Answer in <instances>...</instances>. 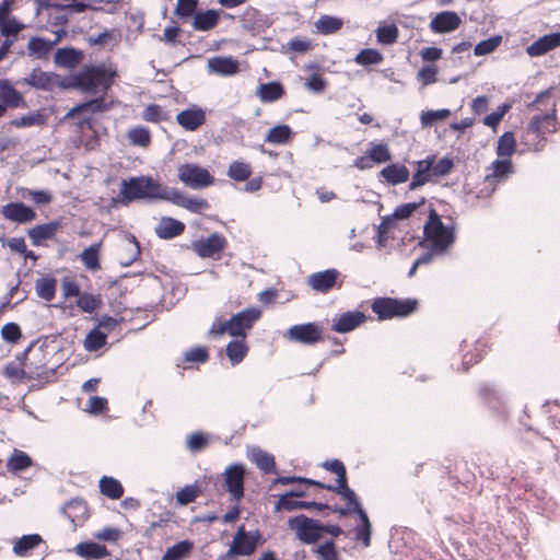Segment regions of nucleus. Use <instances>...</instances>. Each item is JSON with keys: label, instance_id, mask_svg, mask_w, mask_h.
<instances>
[{"label": "nucleus", "instance_id": "obj_4", "mask_svg": "<svg viewBox=\"0 0 560 560\" xmlns=\"http://www.w3.org/2000/svg\"><path fill=\"white\" fill-rule=\"evenodd\" d=\"M456 241L455 226L445 225L434 209L430 210L428 221L423 226V241L421 246H433L434 250L445 254Z\"/></svg>", "mask_w": 560, "mask_h": 560}, {"label": "nucleus", "instance_id": "obj_53", "mask_svg": "<svg viewBox=\"0 0 560 560\" xmlns=\"http://www.w3.org/2000/svg\"><path fill=\"white\" fill-rule=\"evenodd\" d=\"M375 33L377 42L382 45H393L398 38V27L395 24L381 25Z\"/></svg>", "mask_w": 560, "mask_h": 560}, {"label": "nucleus", "instance_id": "obj_19", "mask_svg": "<svg viewBox=\"0 0 560 560\" xmlns=\"http://www.w3.org/2000/svg\"><path fill=\"white\" fill-rule=\"evenodd\" d=\"M168 202L185 208L192 213H201L210 208L206 199L187 197L176 188L171 189Z\"/></svg>", "mask_w": 560, "mask_h": 560}, {"label": "nucleus", "instance_id": "obj_13", "mask_svg": "<svg viewBox=\"0 0 560 560\" xmlns=\"http://www.w3.org/2000/svg\"><path fill=\"white\" fill-rule=\"evenodd\" d=\"M261 316V311L257 307H248L242 312L234 314L230 318L231 324V336L232 337H241L244 339L246 337L247 330H249L254 323L258 320Z\"/></svg>", "mask_w": 560, "mask_h": 560}, {"label": "nucleus", "instance_id": "obj_2", "mask_svg": "<svg viewBox=\"0 0 560 560\" xmlns=\"http://www.w3.org/2000/svg\"><path fill=\"white\" fill-rule=\"evenodd\" d=\"M171 189L150 176H137L121 182L118 198L122 205L136 199L168 201Z\"/></svg>", "mask_w": 560, "mask_h": 560}, {"label": "nucleus", "instance_id": "obj_54", "mask_svg": "<svg viewBox=\"0 0 560 560\" xmlns=\"http://www.w3.org/2000/svg\"><path fill=\"white\" fill-rule=\"evenodd\" d=\"M366 153L368 158L377 164L386 163L392 160V154L386 143L372 144Z\"/></svg>", "mask_w": 560, "mask_h": 560}, {"label": "nucleus", "instance_id": "obj_14", "mask_svg": "<svg viewBox=\"0 0 560 560\" xmlns=\"http://www.w3.org/2000/svg\"><path fill=\"white\" fill-rule=\"evenodd\" d=\"M54 38L47 39L43 37H32L27 44V52L38 59H45L50 54L54 46L67 35L66 28H58L52 31Z\"/></svg>", "mask_w": 560, "mask_h": 560}, {"label": "nucleus", "instance_id": "obj_18", "mask_svg": "<svg viewBox=\"0 0 560 560\" xmlns=\"http://www.w3.org/2000/svg\"><path fill=\"white\" fill-rule=\"evenodd\" d=\"M460 23L462 19L456 12L442 11L431 19L429 27L435 34H445L457 30Z\"/></svg>", "mask_w": 560, "mask_h": 560}, {"label": "nucleus", "instance_id": "obj_42", "mask_svg": "<svg viewBox=\"0 0 560 560\" xmlns=\"http://www.w3.org/2000/svg\"><path fill=\"white\" fill-rule=\"evenodd\" d=\"M284 94L283 86L279 82L262 83L258 88L257 95L262 102L271 103L278 101Z\"/></svg>", "mask_w": 560, "mask_h": 560}, {"label": "nucleus", "instance_id": "obj_35", "mask_svg": "<svg viewBox=\"0 0 560 560\" xmlns=\"http://www.w3.org/2000/svg\"><path fill=\"white\" fill-rule=\"evenodd\" d=\"M0 101L4 107L10 106L16 108L24 104L22 94L7 80L0 81Z\"/></svg>", "mask_w": 560, "mask_h": 560}, {"label": "nucleus", "instance_id": "obj_5", "mask_svg": "<svg viewBox=\"0 0 560 560\" xmlns=\"http://www.w3.org/2000/svg\"><path fill=\"white\" fill-rule=\"evenodd\" d=\"M417 300H396L392 298H377L373 301L371 308L381 320L393 317H406L417 310Z\"/></svg>", "mask_w": 560, "mask_h": 560}, {"label": "nucleus", "instance_id": "obj_21", "mask_svg": "<svg viewBox=\"0 0 560 560\" xmlns=\"http://www.w3.org/2000/svg\"><path fill=\"white\" fill-rule=\"evenodd\" d=\"M63 514L73 527L81 526L89 517V508L82 499H71L62 508Z\"/></svg>", "mask_w": 560, "mask_h": 560}, {"label": "nucleus", "instance_id": "obj_49", "mask_svg": "<svg viewBox=\"0 0 560 560\" xmlns=\"http://www.w3.org/2000/svg\"><path fill=\"white\" fill-rule=\"evenodd\" d=\"M35 289L40 299L49 302L55 298L56 280L54 278L42 277L36 280Z\"/></svg>", "mask_w": 560, "mask_h": 560}, {"label": "nucleus", "instance_id": "obj_52", "mask_svg": "<svg viewBox=\"0 0 560 560\" xmlns=\"http://www.w3.org/2000/svg\"><path fill=\"white\" fill-rule=\"evenodd\" d=\"M319 487L340 494L352 509H354L357 504H361L355 492L348 487V480H346V483H337L336 486H325L322 483Z\"/></svg>", "mask_w": 560, "mask_h": 560}, {"label": "nucleus", "instance_id": "obj_16", "mask_svg": "<svg viewBox=\"0 0 560 560\" xmlns=\"http://www.w3.org/2000/svg\"><path fill=\"white\" fill-rule=\"evenodd\" d=\"M207 70L210 74L232 77L238 73L240 62L232 56H213L207 61Z\"/></svg>", "mask_w": 560, "mask_h": 560}, {"label": "nucleus", "instance_id": "obj_64", "mask_svg": "<svg viewBox=\"0 0 560 560\" xmlns=\"http://www.w3.org/2000/svg\"><path fill=\"white\" fill-rule=\"evenodd\" d=\"M319 560H339L338 553L332 540L326 541L317 547L315 550Z\"/></svg>", "mask_w": 560, "mask_h": 560}, {"label": "nucleus", "instance_id": "obj_15", "mask_svg": "<svg viewBox=\"0 0 560 560\" xmlns=\"http://www.w3.org/2000/svg\"><path fill=\"white\" fill-rule=\"evenodd\" d=\"M303 495H304L303 491H290V492H287V493L282 494L279 498V500L277 501V503L275 505V510L276 511H281V510L294 511V510H300V509H305V510H311V509H316V510L329 509V506L327 504H324V503L307 502V501L296 500V498L303 497Z\"/></svg>", "mask_w": 560, "mask_h": 560}, {"label": "nucleus", "instance_id": "obj_12", "mask_svg": "<svg viewBox=\"0 0 560 560\" xmlns=\"http://www.w3.org/2000/svg\"><path fill=\"white\" fill-rule=\"evenodd\" d=\"M21 85H28L36 90L50 92L57 86H67V83H60L59 75L52 72H45L35 68L32 72L18 82Z\"/></svg>", "mask_w": 560, "mask_h": 560}, {"label": "nucleus", "instance_id": "obj_48", "mask_svg": "<svg viewBox=\"0 0 560 560\" xmlns=\"http://www.w3.org/2000/svg\"><path fill=\"white\" fill-rule=\"evenodd\" d=\"M107 340V334L98 328L92 329L84 339V349L89 352H94L100 350L103 346H105Z\"/></svg>", "mask_w": 560, "mask_h": 560}, {"label": "nucleus", "instance_id": "obj_56", "mask_svg": "<svg viewBox=\"0 0 560 560\" xmlns=\"http://www.w3.org/2000/svg\"><path fill=\"white\" fill-rule=\"evenodd\" d=\"M451 116V110L443 108L438 110H425L420 115V122L423 128L433 126L438 120H445Z\"/></svg>", "mask_w": 560, "mask_h": 560}, {"label": "nucleus", "instance_id": "obj_57", "mask_svg": "<svg viewBox=\"0 0 560 560\" xmlns=\"http://www.w3.org/2000/svg\"><path fill=\"white\" fill-rule=\"evenodd\" d=\"M502 43V36L494 35L485 40L479 42L475 48L474 54L476 56H486L493 52Z\"/></svg>", "mask_w": 560, "mask_h": 560}, {"label": "nucleus", "instance_id": "obj_30", "mask_svg": "<svg viewBox=\"0 0 560 560\" xmlns=\"http://www.w3.org/2000/svg\"><path fill=\"white\" fill-rule=\"evenodd\" d=\"M185 230V224L176 219L163 217L155 226V234L162 240H172L180 235Z\"/></svg>", "mask_w": 560, "mask_h": 560}, {"label": "nucleus", "instance_id": "obj_47", "mask_svg": "<svg viewBox=\"0 0 560 560\" xmlns=\"http://www.w3.org/2000/svg\"><path fill=\"white\" fill-rule=\"evenodd\" d=\"M252 460L264 472H271L276 468L275 457L260 448L253 450Z\"/></svg>", "mask_w": 560, "mask_h": 560}, {"label": "nucleus", "instance_id": "obj_50", "mask_svg": "<svg viewBox=\"0 0 560 560\" xmlns=\"http://www.w3.org/2000/svg\"><path fill=\"white\" fill-rule=\"evenodd\" d=\"M102 305L101 295L81 293L77 300V306L84 313H93Z\"/></svg>", "mask_w": 560, "mask_h": 560}, {"label": "nucleus", "instance_id": "obj_44", "mask_svg": "<svg viewBox=\"0 0 560 560\" xmlns=\"http://www.w3.org/2000/svg\"><path fill=\"white\" fill-rule=\"evenodd\" d=\"M248 352V348L244 341L241 340H232L226 346V355L231 361L232 365L240 364Z\"/></svg>", "mask_w": 560, "mask_h": 560}, {"label": "nucleus", "instance_id": "obj_11", "mask_svg": "<svg viewBox=\"0 0 560 560\" xmlns=\"http://www.w3.org/2000/svg\"><path fill=\"white\" fill-rule=\"evenodd\" d=\"M226 245V240L219 233H212L208 237L199 238L192 242L194 252L201 258H220L222 250Z\"/></svg>", "mask_w": 560, "mask_h": 560}, {"label": "nucleus", "instance_id": "obj_6", "mask_svg": "<svg viewBox=\"0 0 560 560\" xmlns=\"http://www.w3.org/2000/svg\"><path fill=\"white\" fill-rule=\"evenodd\" d=\"M288 527L295 533L300 541L307 545L317 542L324 534V525L304 514L290 517Z\"/></svg>", "mask_w": 560, "mask_h": 560}, {"label": "nucleus", "instance_id": "obj_34", "mask_svg": "<svg viewBox=\"0 0 560 560\" xmlns=\"http://www.w3.org/2000/svg\"><path fill=\"white\" fill-rule=\"evenodd\" d=\"M220 21V13L215 10L197 12L194 15L192 27L195 31L208 32L214 28Z\"/></svg>", "mask_w": 560, "mask_h": 560}, {"label": "nucleus", "instance_id": "obj_38", "mask_svg": "<svg viewBox=\"0 0 560 560\" xmlns=\"http://www.w3.org/2000/svg\"><path fill=\"white\" fill-rule=\"evenodd\" d=\"M343 25L340 18L331 15H322L315 22V27L320 35H330L337 33Z\"/></svg>", "mask_w": 560, "mask_h": 560}, {"label": "nucleus", "instance_id": "obj_29", "mask_svg": "<svg viewBox=\"0 0 560 560\" xmlns=\"http://www.w3.org/2000/svg\"><path fill=\"white\" fill-rule=\"evenodd\" d=\"M140 256V245L135 235L128 234L119 248V262L124 267L130 266Z\"/></svg>", "mask_w": 560, "mask_h": 560}, {"label": "nucleus", "instance_id": "obj_28", "mask_svg": "<svg viewBox=\"0 0 560 560\" xmlns=\"http://www.w3.org/2000/svg\"><path fill=\"white\" fill-rule=\"evenodd\" d=\"M434 162V156H428L424 160H420L415 162L416 172L411 178L409 184V190H416L419 187L423 186L428 182L432 175V163Z\"/></svg>", "mask_w": 560, "mask_h": 560}, {"label": "nucleus", "instance_id": "obj_40", "mask_svg": "<svg viewBox=\"0 0 560 560\" xmlns=\"http://www.w3.org/2000/svg\"><path fill=\"white\" fill-rule=\"evenodd\" d=\"M194 549V542L190 540H182L172 547H168L162 560H183L187 558Z\"/></svg>", "mask_w": 560, "mask_h": 560}, {"label": "nucleus", "instance_id": "obj_41", "mask_svg": "<svg viewBox=\"0 0 560 560\" xmlns=\"http://www.w3.org/2000/svg\"><path fill=\"white\" fill-rule=\"evenodd\" d=\"M100 491L112 500H118L124 494V487L117 479L103 476L100 480Z\"/></svg>", "mask_w": 560, "mask_h": 560}, {"label": "nucleus", "instance_id": "obj_24", "mask_svg": "<svg viewBox=\"0 0 560 560\" xmlns=\"http://www.w3.org/2000/svg\"><path fill=\"white\" fill-rule=\"evenodd\" d=\"M60 228V221H51L45 224L35 225L27 231V235L34 246H39L45 241L52 240Z\"/></svg>", "mask_w": 560, "mask_h": 560}, {"label": "nucleus", "instance_id": "obj_33", "mask_svg": "<svg viewBox=\"0 0 560 560\" xmlns=\"http://www.w3.org/2000/svg\"><path fill=\"white\" fill-rule=\"evenodd\" d=\"M74 551L86 560H98L109 556L107 548L96 542H80L74 547Z\"/></svg>", "mask_w": 560, "mask_h": 560}, {"label": "nucleus", "instance_id": "obj_23", "mask_svg": "<svg viewBox=\"0 0 560 560\" xmlns=\"http://www.w3.org/2000/svg\"><path fill=\"white\" fill-rule=\"evenodd\" d=\"M176 121L184 129L194 131L205 124L206 113L203 109L197 106H192L178 113L176 116Z\"/></svg>", "mask_w": 560, "mask_h": 560}, {"label": "nucleus", "instance_id": "obj_22", "mask_svg": "<svg viewBox=\"0 0 560 560\" xmlns=\"http://www.w3.org/2000/svg\"><path fill=\"white\" fill-rule=\"evenodd\" d=\"M338 276V270L327 269L312 273L307 283L314 291L326 293L335 287Z\"/></svg>", "mask_w": 560, "mask_h": 560}, {"label": "nucleus", "instance_id": "obj_39", "mask_svg": "<svg viewBox=\"0 0 560 560\" xmlns=\"http://www.w3.org/2000/svg\"><path fill=\"white\" fill-rule=\"evenodd\" d=\"M100 252L101 243H94L80 254V259L88 270L97 271L101 269Z\"/></svg>", "mask_w": 560, "mask_h": 560}, {"label": "nucleus", "instance_id": "obj_10", "mask_svg": "<svg viewBox=\"0 0 560 560\" xmlns=\"http://www.w3.org/2000/svg\"><path fill=\"white\" fill-rule=\"evenodd\" d=\"M222 476L224 490L230 493L232 501L240 502L244 497V465L232 464L225 468Z\"/></svg>", "mask_w": 560, "mask_h": 560}, {"label": "nucleus", "instance_id": "obj_59", "mask_svg": "<svg viewBox=\"0 0 560 560\" xmlns=\"http://www.w3.org/2000/svg\"><path fill=\"white\" fill-rule=\"evenodd\" d=\"M383 60L380 51L372 48L362 49L354 58V61L361 66L377 65Z\"/></svg>", "mask_w": 560, "mask_h": 560}, {"label": "nucleus", "instance_id": "obj_9", "mask_svg": "<svg viewBox=\"0 0 560 560\" xmlns=\"http://www.w3.org/2000/svg\"><path fill=\"white\" fill-rule=\"evenodd\" d=\"M284 337L292 342L312 346L323 340V328L317 323L298 324L288 328Z\"/></svg>", "mask_w": 560, "mask_h": 560}, {"label": "nucleus", "instance_id": "obj_46", "mask_svg": "<svg viewBox=\"0 0 560 560\" xmlns=\"http://www.w3.org/2000/svg\"><path fill=\"white\" fill-rule=\"evenodd\" d=\"M516 149V141L513 132L506 131L499 139L497 143V154L503 159H510Z\"/></svg>", "mask_w": 560, "mask_h": 560}, {"label": "nucleus", "instance_id": "obj_45", "mask_svg": "<svg viewBox=\"0 0 560 560\" xmlns=\"http://www.w3.org/2000/svg\"><path fill=\"white\" fill-rule=\"evenodd\" d=\"M81 54L74 48H59L55 54V63L59 67L72 68L80 60Z\"/></svg>", "mask_w": 560, "mask_h": 560}, {"label": "nucleus", "instance_id": "obj_63", "mask_svg": "<svg viewBox=\"0 0 560 560\" xmlns=\"http://www.w3.org/2000/svg\"><path fill=\"white\" fill-rule=\"evenodd\" d=\"M199 494L196 486H185L176 493V502L179 505H187L194 502Z\"/></svg>", "mask_w": 560, "mask_h": 560}, {"label": "nucleus", "instance_id": "obj_8", "mask_svg": "<svg viewBox=\"0 0 560 560\" xmlns=\"http://www.w3.org/2000/svg\"><path fill=\"white\" fill-rule=\"evenodd\" d=\"M179 180L191 189H202L213 184V176L209 171L194 163L182 164L177 174Z\"/></svg>", "mask_w": 560, "mask_h": 560}, {"label": "nucleus", "instance_id": "obj_25", "mask_svg": "<svg viewBox=\"0 0 560 560\" xmlns=\"http://www.w3.org/2000/svg\"><path fill=\"white\" fill-rule=\"evenodd\" d=\"M560 46V33H550L536 39L526 48L530 57H539Z\"/></svg>", "mask_w": 560, "mask_h": 560}, {"label": "nucleus", "instance_id": "obj_1", "mask_svg": "<svg viewBox=\"0 0 560 560\" xmlns=\"http://www.w3.org/2000/svg\"><path fill=\"white\" fill-rule=\"evenodd\" d=\"M553 92V88H549L538 93L534 101L527 104L529 110L536 112L526 128L527 137L533 136L532 140H526V144L535 152H540L545 148L546 135L560 131V119Z\"/></svg>", "mask_w": 560, "mask_h": 560}, {"label": "nucleus", "instance_id": "obj_36", "mask_svg": "<svg viewBox=\"0 0 560 560\" xmlns=\"http://www.w3.org/2000/svg\"><path fill=\"white\" fill-rule=\"evenodd\" d=\"M33 466V459L23 451L14 450L7 460V469L11 474L25 471Z\"/></svg>", "mask_w": 560, "mask_h": 560}, {"label": "nucleus", "instance_id": "obj_7", "mask_svg": "<svg viewBox=\"0 0 560 560\" xmlns=\"http://www.w3.org/2000/svg\"><path fill=\"white\" fill-rule=\"evenodd\" d=\"M260 535L257 530L246 532L245 526L237 528L230 549L222 559H233L236 556H250L256 550Z\"/></svg>", "mask_w": 560, "mask_h": 560}, {"label": "nucleus", "instance_id": "obj_60", "mask_svg": "<svg viewBox=\"0 0 560 560\" xmlns=\"http://www.w3.org/2000/svg\"><path fill=\"white\" fill-rule=\"evenodd\" d=\"M83 2L89 5V10L114 14L120 0H83Z\"/></svg>", "mask_w": 560, "mask_h": 560}, {"label": "nucleus", "instance_id": "obj_27", "mask_svg": "<svg viewBox=\"0 0 560 560\" xmlns=\"http://www.w3.org/2000/svg\"><path fill=\"white\" fill-rule=\"evenodd\" d=\"M513 173V165L510 159L495 160L491 165V172L486 175L485 183L492 186L502 180H505L510 174Z\"/></svg>", "mask_w": 560, "mask_h": 560}, {"label": "nucleus", "instance_id": "obj_43", "mask_svg": "<svg viewBox=\"0 0 560 560\" xmlns=\"http://www.w3.org/2000/svg\"><path fill=\"white\" fill-rule=\"evenodd\" d=\"M293 137V131L288 125H277L272 127L266 138L265 141L271 144H285Z\"/></svg>", "mask_w": 560, "mask_h": 560}, {"label": "nucleus", "instance_id": "obj_32", "mask_svg": "<svg viewBox=\"0 0 560 560\" xmlns=\"http://www.w3.org/2000/svg\"><path fill=\"white\" fill-rule=\"evenodd\" d=\"M43 542V538L38 534L23 535L13 544L12 551L18 557H27L32 550Z\"/></svg>", "mask_w": 560, "mask_h": 560}, {"label": "nucleus", "instance_id": "obj_17", "mask_svg": "<svg viewBox=\"0 0 560 560\" xmlns=\"http://www.w3.org/2000/svg\"><path fill=\"white\" fill-rule=\"evenodd\" d=\"M365 320L366 316L364 313L349 311L332 318L331 330L338 334H347L358 328Z\"/></svg>", "mask_w": 560, "mask_h": 560}, {"label": "nucleus", "instance_id": "obj_20", "mask_svg": "<svg viewBox=\"0 0 560 560\" xmlns=\"http://www.w3.org/2000/svg\"><path fill=\"white\" fill-rule=\"evenodd\" d=\"M2 215L15 223H27L36 218V212L23 202H10L2 207Z\"/></svg>", "mask_w": 560, "mask_h": 560}, {"label": "nucleus", "instance_id": "obj_37", "mask_svg": "<svg viewBox=\"0 0 560 560\" xmlns=\"http://www.w3.org/2000/svg\"><path fill=\"white\" fill-rule=\"evenodd\" d=\"M112 105V102H107L104 97L101 96L77 105L68 113V116H73L75 113L81 112H90L93 114L103 113L109 110Z\"/></svg>", "mask_w": 560, "mask_h": 560}, {"label": "nucleus", "instance_id": "obj_51", "mask_svg": "<svg viewBox=\"0 0 560 560\" xmlns=\"http://www.w3.org/2000/svg\"><path fill=\"white\" fill-rule=\"evenodd\" d=\"M250 175L252 168L249 164L241 161L232 162L228 170V176L236 182H245L250 177Z\"/></svg>", "mask_w": 560, "mask_h": 560}, {"label": "nucleus", "instance_id": "obj_26", "mask_svg": "<svg viewBox=\"0 0 560 560\" xmlns=\"http://www.w3.org/2000/svg\"><path fill=\"white\" fill-rule=\"evenodd\" d=\"M380 178L388 185L397 186L409 179L410 172L407 166L400 163H393L385 166L378 174Z\"/></svg>", "mask_w": 560, "mask_h": 560}, {"label": "nucleus", "instance_id": "obj_62", "mask_svg": "<svg viewBox=\"0 0 560 560\" xmlns=\"http://www.w3.org/2000/svg\"><path fill=\"white\" fill-rule=\"evenodd\" d=\"M480 393L492 408H497V404H501L503 401V395L492 385H482L480 387Z\"/></svg>", "mask_w": 560, "mask_h": 560}, {"label": "nucleus", "instance_id": "obj_31", "mask_svg": "<svg viewBox=\"0 0 560 560\" xmlns=\"http://www.w3.org/2000/svg\"><path fill=\"white\" fill-rule=\"evenodd\" d=\"M218 440V436L206 433L203 431H196L186 436L185 440V446L186 448L192 453H201L207 447L210 446V444Z\"/></svg>", "mask_w": 560, "mask_h": 560}, {"label": "nucleus", "instance_id": "obj_55", "mask_svg": "<svg viewBox=\"0 0 560 560\" xmlns=\"http://www.w3.org/2000/svg\"><path fill=\"white\" fill-rule=\"evenodd\" d=\"M127 138L132 145L148 147L151 142V135L145 127H136L128 131Z\"/></svg>", "mask_w": 560, "mask_h": 560}, {"label": "nucleus", "instance_id": "obj_61", "mask_svg": "<svg viewBox=\"0 0 560 560\" xmlns=\"http://www.w3.org/2000/svg\"><path fill=\"white\" fill-rule=\"evenodd\" d=\"M1 337L7 342L16 343L22 337L20 326L15 323H7L1 328Z\"/></svg>", "mask_w": 560, "mask_h": 560}, {"label": "nucleus", "instance_id": "obj_3", "mask_svg": "<svg viewBox=\"0 0 560 560\" xmlns=\"http://www.w3.org/2000/svg\"><path fill=\"white\" fill-rule=\"evenodd\" d=\"M115 77L116 72L104 66L86 67L72 75L67 82V86L79 89L86 94H104L113 85Z\"/></svg>", "mask_w": 560, "mask_h": 560}, {"label": "nucleus", "instance_id": "obj_58", "mask_svg": "<svg viewBox=\"0 0 560 560\" xmlns=\"http://www.w3.org/2000/svg\"><path fill=\"white\" fill-rule=\"evenodd\" d=\"M21 197L32 200L37 206L49 205L52 200L51 194L47 190H33L27 188L21 191Z\"/></svg>", "mask_w": 560, "mask_h": 560}]
</instances>
